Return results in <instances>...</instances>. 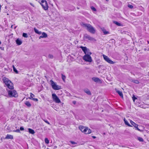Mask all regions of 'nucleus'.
<instances>
[{
    "mask_svg": "<svg viewBox=\"0 0 149 149\" xmlns=\"http://www.w3.org/2000/svg\"><path fill=\"white\" fill-rule=\"evenodd\" d=\"M39 2L44 10H48V6L47 2L46 0H41Z\"/></svg>",
    "mask_w": 149,
    "mask_h": 149,
    "instance_id": "39448f33",
    "label": "nucleus"
},
{
    "mask_svg": "<svg viewBox=\"0 0 149 149\" xmlns=\"http://www.w3.org/2000/svg\"><path fill=\"white\" fill-rule=\"evenodd\" d=\"M138 125H137L136 126V127H135L136 128L135 130H138L139 131H140V132L142 131L141 130H140L138 128Z\"/></svg>",
    "mask_w": 149,
    "mask_h": 149,
    "instance_id": "c85d7f7f",
    "label": "nucleus"
},
{
    "mask_svg": "<svg viewBox=\"0 0 149 149\" xmlns=\"http://www.w3.org/2000/svg\"><path fill=\"white\" fill-rule=\"evenodd\" d=\"M83 26L85 27L87 30L91 33L94 34L95 32V31L94 28L89 24L84 23L82 24Z\"/></svg>",
    "mask_w": 149,
    "mask_h": 149,
    "instance_id": "f03ea898",
    "label": "nucleus"
},
{
    "mask_svg": "<svg viewBox=\"0 0 149 149\" xmlns=\"http://www.w3.org/2000/svg\"><path fill=\"white\" fill-rule=\"evenodd\" d=\"M80 48L82 49V50L84 52L85 55L87 54H91L92 53L90 52L89 49L87 48L86 47L81 46Z\"/></svg>",
    "mask_w": 149,
    "mask_h": 149,
    "instance_id": "1a4fd4ad",
    "label": "nucleus"
},
{
    "mask_svg": "<svg viewBox=\"0 0 149 149\" xmlns=\"http://www.w3.org/2000/svg\"><path fill=\"white\" fill-rule=\"evenodd\" d=\"M133 82L136 84H139V81L137 80H134L133 81Z\"/></svg>",
    "mask_w": 149,
    "mask_h": 149,
    "instance_id": "c9c22d12",
    "label": "nucleus"
},
{
    "mask_svg": "<svg viewBox=\"0 0 149 149\" xmlns=\"http://www.w3.org/2000/svg\"><path fill=\"white\" fill-rule=\"evenodd\" d=\"M91 55L88 54L85 55L83 57V59L86 62H91L92 60L91 56H90Z\"/></svg>",
    "mask_w": 149,
    "mask_h": 149,
    "instance_id": "423d86ee",
    "label": "nucleus"
},
{
    "mask_svg": "<svg viewBox=\"0 0 149 149\" xmlns=\"http://www.w3.org/2000/svg\"><path fill=\"white\" fill-rule=\"evenodd\" d=\"M13 25H12V26H11V27H13Z\"/></svg>",
    "mask_w": 149,
    "mask_h": 149,
    "instance_id": "09e8293b",
    "label": "nucleus"
},
{
    "mask_svg": "<svg viewBox=\"0 0 149 149\" xmlns=\"http://www.w3.org/2000/svg\"><path fill=\"white\" fill-rule=\"evenodd\" d=\"M92 80L95 82L101 83L100 79L97 77H93L92 78Z\"/></svg>",
    "mask_w": 149,
    "mask_h": 149,
    "instance_id": "f8f14e48",
    "label": "nucleus"
},
{
    "mask_svg": "<svg viewBox=\"0 0 149 149\" xmlns=\"http://www.w3.org/2000/svg\"><path fill=\"white\" fill-rule=\"evenodd\" d=\"M16 42L17 44L18 45H20L22 43V41L20 40L19 38L17 39L16 40Z\"/></svg>",
    "mask_w": 149,
    "mask_h": 149,
    "instance_id": "f3484780",
    "label": "nucleus"
},
{
    "mask_svg": "<svg viewBox=\"0 0 149 149\" xmlns=\"http://www.w3.org/2000/svg\"><path fill=\"white\" fill-rule=\"evenodd\" d=\"M3 81L7 87L10 89H13L14 88L13 85L11 81L5 77L3 78Z\"/></svg>",
    "mask_w": 149,
    "mask_h": 149,
    "instance_id": "f257e3e1",
    "label": "nucleus"
},
{
    "mask_svg": "<svg viewBox=\"0 0 149 149\" xmlns=\"http://www.w3.org/2000/svg\"><path fill=\"white\" fill-rule=\"evenodd\" d=\"M44 121L46 123H47L49 125H50L49 123L47 120H44Z\"/></svg>",
    "mask_w": 149,
    "mask_h": 149,
    "instance_id": "58836bf2",
    "label": "nucleus"
},
{
    "mask_svg": "<svg viewBox=\"0 0 149 149\" xmlns=\"http://www.w3.org/2000/svg\"><path fill=\"white\" fill-rule=\"evenodd\" d=\"M138 139L140 142H143V139L140 137H138Z\"/></svg>",
    "mask_w": 149,
    "mask_h": 149,
    "instance_id": "a878e982",
    "label": "nucleus"
},
{
    "mask_svg": "<svg viewBox=\"0 0 149 149\" xmlns=\"http://www.w3.org/2000/svg\"><path fill=\"white\" fill-rule=\"evenodd\" d=\"M25 104L29 107H30L31 106V104H30V102L29 101H26L24 103Z\"/></svg>",
    "mask_w": 149,
    "mask_h": 149,
    "instance_id": "aec40b11",
    "label": "nucleus"
},
{
    "mask_svg": "<svg viewBox=\"0 0 149 149\" xmlns=\"http://www.w3.org/2000/svg\"><path fill=\"white\" fill-rule=\"evenodd\" d=\"M13 69L14 71L16 73H17L18 72L17 70L15 68V66L14 65H13Z\"/></svg>",
    "mask_w": 149,
    "mask_h": 149,
    "instance_id": "393cba45",
    "label": "nucleus"
},
{
    "mask_svg": "<svg viewBox=\"0 0 149 149\" xmlns=\"http://www.w3.org/2000/svg\"><path fill=\"white\" fill-rule=\"evenodd\" d=\"M61 75H62V79L63 80V81H64L65 80V79L66 78L65 76V75H63L62 74H61Z\"/></svg>",
    "mask_w": 149,
    "mask_h": 149,
    "instance_id": "c756f323",
    "label": "nucleus"
},
{
    "mask_svg": "<svg viewBox=\"0 0 149 149\" xmlns=\"http://www.w3.org/2000/svg\"><path fill=\"white\" fill-rule=\"evenodd\" d=\"M128 6L130 8H133V6H132V5H129Z\"/></svg>",
    "mask_w": 149,
    "mask_h": 149,
    "instance_id": "4c0bfd02",
    "label": "nucleus"
},
{
    "mask_svg": "<svg viewBox=\"0 0 149 149\" xmlns=\"http://www.w3.org/2000/svg\"><path fill=\"white\" fill-rule=\"evenodd\" d=\"M45 141L47 144H48L49 143V140L47 138H45Z\"/></svg>",
    "mask_w": 149,
    "mask_h": 149,
    "instance_id": "cd10ccee",
    "label": "nucleus"
},
{
    "mask_svg": "<svg viewBox=\"0 0 149 149\" xmlns=\"http://www.w3.org/2000/svg\"><path fill=\"white\" fill-rule=\"evenodd\" d=\"M88 130H90V129H89L87 127V128H86V132H88Z\"/></svg>",
    "mask_w": 149,
    "mask_h": 149,
    "instance_id": "37998d69",
    "label": "nucleus"
},
{
    "mask_svg": "<svg viewBox=\"0 0 149 149\" xmlns=\"http://www.w3.org/2000/svg\"><path fill=\"white\" fill-rule=\"evenodd\" d=\"M73 103L74 104H75V102H73Z\"/></svg>",
    "mask_w": 149,
    "mask_h": 149,
    "instance_id": "49530a36",
    "label": "nucleus"
},
{
    "mask_svg": "<svg viewBox=\"0 0 149 149\" xmlns=\"http://www.w3.org/2000/svg\"><path fill=\"white\" fill-rule=\"evenodd\" d=\"M8 93L9 96L10 97H18V94L17 92L15 90H8Z\"/></svg>",
    "mask_w": 149,
    "mask_h": 149,
    "instance_id": "7ed1b4c3",
    "label": "nucleus"
},
{
    "mask_svg": "<svg viewBox=\"0 0 149 149\" xmlns=\"http://www.w3.org/2000/svg\"><path fill=\"white\" fill-rule=\"evenodd\" d=\"M84 38L85 39H87L90 41H96V40L94 38L90 36L89 35L86 34H85L84 35Z\"/></svg>",
    "mask_w": 149,
    "mask_h": 149,
    "instance_id": "9d476101",
    "label": "nucleus"
},
{
    "mask_svg": "<svg viewBox=\"0 0 149 149\" xmlns=\"http://www.w3.org/2000/svg\"><path fill=\"white\" fill-rule=\"evenodd\" d=\"M103 57L104 59L107 62L110 64H113L114 62L111 60L108 56L105 55H103Z\"/></svg>",
    "mask_w": 149,
    "mask_h": 149,
    "instance_id": "9b49d317",
    "label": "nucleus"
},
{
    "mask_svg": "<svg viewBox=\"0 0 149 149\" xmlns=\"http://www.w3.org/2000/svg\"><path fill=\"white\" fill-rule=\"evenodd\" d=\"M130 123H131V125H133L134 127H136V126L138 125L137 124L135 123L132 120H130Z\"/></svg>",
    "mask_w": 149,
    "mask_h": 149,
    "instance_id": "5701e85b",
    "label": "nucleus"
},
{
    "mask_svg": "<svg viewBox=\"0 0 149 149\" xmlns=\"http://www.w3.org/2000/svg\"><path fill=\"white\" fill-rule=\"evenodd\" d=\"M113 23L115 24H116V25L118 26H121V24L120 23L116 21H113Z\"/></svg>",
    "mask_w": 149,
    "mask_h": 149,
    "instance_id": "b1692460",
    "label": "nucleus"
},
{
    "mask_svg": "<svg viewBox=\"0 0 149 149\" xmlns=\"http://www.w3.org/2000/svg\"><path fill=\"white\" fill-rule=\"evenodd\" d=\"M28 130H29V132L30 133L32 134H34L35 133V132L34 130L31 128H28Z\"/></svg>",
    "mask_w": 149,
    "mask_h": 149,
    "instance_id": "6ab92c4d",
    "label": "nucleus"
},
{
    "mask_svg": "<svg viewBox=\"0 0 149 149\" xmlns=\"http://www.w3.org/2000/svg\"><path fill=\"white\" fill-rule=\"evenodd\" d=\"M34 30L36 33H37L39 35H40L41 33V31H39L36 28H34Z\"/></svg>",
    "mask_w": 149,
    "mask_h": 149,
    "instance_id": "412c9836",
    "label": "nucleus"
},
{
    "mask_svg": "<svg viewBox=\"0 0 149 149\" xmlns=\"http://www.w3.org/2000/svg\"><path fill=\"white\" fill-rule=\"evenodd\" d=\"M52 96L53 100L56 103H59L61 102L60 100L55 93L52 94Z\"/></svg>",
    "mask_w": 149,
    "mask_h": 149,
    "instance_id": "6e6552de",
    "label": "nucleus"
},
{
    "mask_svg": "<svg viewBox=\"0 0 149 149\" xmlns=\"http://www.w3.org/2000/svg\"><path fill=\"white\" fill-rule=\"evenodd\" d=\"M86 128L87 127H85L82 125H80L79 127V129L82 132H84L86 134L91 133V130H88V132H86Z\"/></svg>",
    "mask_w": 149,
    "mask_h": 149,
    "instance_id": "0eeeda50",
    "label": "nucleus"
},
{
    "mask_svg": "<svg viewBox=\"0 0 149 149\" xmlns=\"http://www.w3.org/2000/svg\"><path fill=\"white\" fill-rule=\"evenodd\" d=\"M84 92L89 95H91V93L90 90L88 89H85L84 90Z\"/></svg>",
    "mask_w": 149,
    "mask_h": 149,
    "instance_id": "a211bd4d",
    "label": "nucleus"
},
{
    "mask_svg": "<svg viewBox=\"0 0 149 149\" xmlns=\"http://www.w3.org/2000/svg\"><path fill=\"white\" fill-rule=\"evenodd\" d=\"M50 82L51 83V85L52 86V88L54 90H58L61 88V86H60L56 85V83L52 80H51Z\"/></svg>",
    "mask_w": 149,
    "mask_h": 149,
    "instance_id": "20e7f679",
    "label": "nucleus"
},
{
    "mask_svg": "<svg viewBox=\"0 0 149 149\" xmlns=\"http://www.w3.org/2000/svg\"><path fill=\"white\" fill-rule=\"evenodd\" d=\"M124 121L125 125H127V126L130 127H132V126L131 125L128 123V121L126 120L125 118L124 119Z\"/></svg>",
    "mask_w": 149,
    "mask_h": 149,
    "instance_id": "ddd939ff",
    "label": "nucleus"
},
{
    "mask_svg": "<svg viewBox=\"0 0 149 149\" xmlns=\"http://www.w3.org/2000/svg\"><path fill=\"white\" fill-rule=\"evenodd\" d=\"M47 149H49V148H47Z\"/></svg>",
    "mask_w": 149,
    "mask_h": 149,
    "instance_id": "3c124183",
    "label": "nucleus"
},
{
    "mask_svg": "<svg viewBox=\"0 0 149 149\" xmlns=\"http://www.w3.org/2000/svg\"><path fill=\"white\" fill-rule=\"evenodd\" d=\"M1 41H0V45L1 44Z\"/></svg>",
    "mask_w": 149,
    "mask_h": 149,
    "instance_id": "de8ad7c7",
    "label": "nucleus"
},
{
    "mask_svg": "<svg viewBox=\"0 0 149 149\" xmlns=\"http://www.w3.org/2000/svg\"><path fill=\"white\" fill-rule=\"evenodd\" d=\"M24 130V128L22 127H21L20 128V130L21 131H23V130Z\"/></svg>",
    "mask_w": 149,
    "mask_h": 149,
    "instance_id": "a19ab883",
    "label": "nucleus"
},
{
    "mask_svg": "<svg viewBox=\"0 0 149 149\" xmlns=\"http://www.w3.org/2000/svg\"><path fill=\"white\" fill-rule=\"evenodd\" d=\"M92 137L93 138V139H95L96 138V137L95 136H92Z\"/></svg>",
    "mask_w": 149,
    "mask_h": 149,
    "instance_id": "c03bdc74",
    "label": "nucleus"
},
{
    "mask_svg": "<svg viewBox=\"0 0 149 149\" xmlns=\"http://www.w3.org/2000/svg\"><path fill=\"white\" fill-rule=\"evenodd\" d=\"M102 29L104 34L106 35L109 33V32L108 31H106V30L104 29V28H102Z\"/></svg>",
    "mask_w": 149,
    "mask_h": 149,
    "instance_id": "4be33fe9",
    "label": "nucleus"
},
{
    "mask_svg": "<svg viewBox=\"0 0 149 149\" xmlns=\"http://www.w3.org/2000/svg\"><path fill=\"white\" fill-rule=\"evenodd\" d=\"M13 139V137L12 135L9 134H7L5 138V139Z\"/></svg>",
    "mask_w": 149,
    "mask_h": 149,
    "instance_id": "2eb2a0df",
    "label": "nucleus"
},
{
    "mask_svg": "<svg viewBox=\"0 0 149 149\" xmlns=\"http://www.w3.org/2000/svg\"><path fill=\"white\" fill-rule=\"evenodd\" d=\"M132 100H133V101L134 102L135 100L137 99V98L135 97V95H133V96L132 97Z\"/></svg>",
    "mask_w": 149,
    "mask_h": 149,
    "instance_id": "7c9ffc66",
    "label": "nucleus"
},
{
    "mask_svg": "<svg viewBox=\"0 0 149 149\" xmlns=\"http://www.w3.org/2000/svg\"><path fill=\"white\" fill-rule=\"evenodd\" d=\"M30 99H32V100H33V101H38V99L37 98H30Z\"/></svg>",
    "mask_w": 149,
    "mask_h": 149,
    "instance_id": "f704fd0d",
    "label": "nucleus"
},
{
    "mask_svg": "<svg viewBox=\"0 0 149 149\" xmlns=\"http://www.w3.org/2000/svg\"><path fill=\"white\" fill-rule=\"evenodd\" d=\"M106 1H108L109 0H106Z\"/></svg>",
    "mask_w": 149,
    "mask_h": 149,
    "instance_id": "8fccbe9b",
    "label": "nucleus"
},
{
    "mask_svg": "<svg viewBox=\"0 0 149 149\" xmlns=\"http://www.w3.org/2000/svg\"><path fill=\"white\" fill-rule=\"evenodd\" d=\"M116 91L117 93L118 94V95L120 96L121 97H123V95L122 92L116 89Z\"/></svg>",
    "mask_w": 149,
    "mask_h": 149,
    "instance_id": "dca6fc26",
    "label": "nucleus"
},
{
    "mask_svg": "<svg viewBox=\"0 0 149 149\" xmlns=\"http://www.w3.org/2000/svg\"><path fill=\"white\" fill-rule=\"evenodd\" d=\"M13 132H18V133H20V130L18 129H17L16 130H13Z\"/></svg>",
    "mask_w": 149,
    "mask_h": 149,
    "instance_id": "72a5a7b5",
    "label": "nucleus"
},
{
    "mask_svg": "<svg viewBox=\"0 0 149 149\" xmlns=\"http://www.w3.org/2000/svg\"><path fill=\"white\" fill-rule=\"evenodd\" d=\"M0 48L2 50H4V48L3 47H0Z\"/></svg>",
    "mask_w": 149,
    "mask_h": 149,
    "instance_id": "79ce46f5",
    "label": "nucleus"
},
{
    "mask_svg": "<svg viewBox=\"0 0 149 149\" xmlns=\"http://www.w3.org/2000/svg\"><path fill=\"white\" fill-rule=\"evenodd\" d=\"M147 42H148V44H149V41H147Z\"/></svg>",
    "mask_w": 149,
    "mask_h": 149,
    "instance_id": "a18cd8bd",
    "label": "nucleus"
},
{
    "mask_svg": "<svg viewBox=\"0 0 149 149\" xmlns=\"http://www.w3.org/2000/svg\"><path fill=\"white\" fill-rule=\"evenodd\" d=\"M22 36L25 38H27L28 37V36L27 33H23Z\"/></svg>",
    "mask_w": 149,
    "mask_h": 149,
    "instance_id": "bb28decb",
    "label": "nucleus"
},
{
    "mask_svg": "<svg viewBox=\"0 0 149 149\" xmlns=\"http://www.w3.org/2000/svg\"><path fill=\"white\" fill-rule=\"evenodd\" d=\"M47 36V35L46 33L43 32L42 33V35L40 36L39 38L40 39L41 38H46Z\"/></svg>",
    "mask_w": 149,
    "mask_h": 149,
    "instance_id": "4468645a",
    "label": "nucleus"
},
{
    "mask_svg": "<svg viewBox=\"0 0 149 149\" xmlns=\"http://www.w3.org/2000/svg\"><path fill=\"white\" fill-rule=\"evenodd\" d=\"M48 57L50 58H53V55L52 54H49V55Z\"/></svg>",
    "mask_w": 149,
    "mask_h": 149,
    "instance_id": "473e14b6",
    "label": "nucleus"
},
{
    "mask_svg": "<svg viewBox=\"0 0 149 149\" xmlns=\"http://www.w3.org/2000/svg\"><path fill=\"white\" fill-rule=\"evenodd\" d=\"M30 97L32 98H33V97L34 96V95L31 93H30Z\"/></svg>",
    "mask_w": 149,
    "mask_h": 149,
    "instance_id": "e433bc0d",
    "label": "nucleus"
},
{
    "mask_svg": "<svg viewBox=\"0 0 149 149\" xmlns=\"http://www.w3.org/2000/svg\"><path fill=\"white\" fill-rule=\"evenodd\" d=\"M91 8L92 9V10H93L94 11H96V8L93 6H92L91 7Z\"/></svg>",
    "mask_w": 149,
    "mask_h": 149,
    "instance_id": "2f4dec72",
    "label": "nucleus"
},
{
    "mask_svg": "<svg viewBox=\"0 0 149 149\" xmlns=\"http://www.w3.org/2000/svg\"><path fill=\"white\" fill-rule=\"evenodd\" d=\"M70 142L72 144H77V143L76 142L72 141H70Z\"/></svg>",
    "mask_w": 149,
    "mask_h": 149,
    "instance_id": "ea45409f",
    "label": "nucleus"
}]
</instances>
